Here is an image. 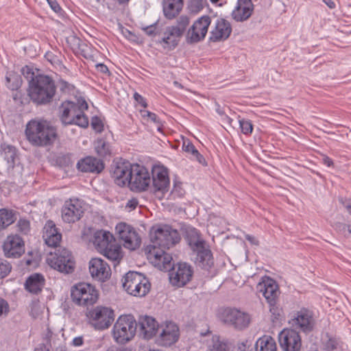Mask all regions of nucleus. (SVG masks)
Here are the masks:
<instances>
[{
    "label": "nucleus",
    "mask_w": 351,
    "mask_h": 351,
    "mask_svg": "<svg viewBox=\"0 0 351 351\" xmlns=\"http://www.w3.org/2000/svg\"><path fill=\"white\" fill-rule=\"evenodd\" d=\"M180 239L176 229L169 225L158 226L151 234L152 244L145 249L147 259L160 269H169L173 258L171 254L166 252V250L173 247Z\"/></svg>",
    "instance_id": "obj_1"
},
{
    "label": "nucleus",
    "mask_w": 351,
    "mask_h": 351,
    "mask_svg": "<svg viewBox=\"0 0 351 351\" xmlns=\"http://www.w3.org/2000/svg\"><path fill=\"white\" fill-rule=\"evenodd\" d=\"M88 108V104L84 99H77V103L64 101L58 109L60 120L64 125H76L86 128L88 119L84 112Z\"/></svg>",
    "instance_id": "obj_2"
},
{
    "label": "nucleus",
    "mask_w": 351,
    "mask_h": 351,
    "mask_svg": "<svg viewBox=\"0 0 351 351\" xmlns=\"http://www.w3.org/2000/svg\"><path fill=\"white\" fill-rule=\"evenodd\" d=\"M56 93L54 80L46 75H37L29 81L28 94L31 100L38 105L51 103Z\"/></svg>",
    "instance_id": "obj_3"
},
{
    "label": "nucleus",
    "mask_w": 351,
    "mask_h": 351,
    "mask_svg": "<svg viewBox=\"0 0 351 351\" xmlns=\"http://www.w3.org/2000/svg\"><path fill=\"white\" fill-rule=\"evenodd\" d=\"M25 134L28 141L36 146L51 145L57 138L56 128L44 120L30 121L27 124Z\"/></svg>",
    "instance_id": "obj_4"
},
{
    "label": "nucleus",
    "mask_w": 351,
    "mask_h": 351,
    "mask_svg": "<svg viewBox=\"0 0 351 351\" xmlns=\"http://www.w3.org/2000/svg\"><path fill=\"white\" fill-rule=\"evenodd\" d=\"M137 322L132 315H122L118 317L112 328V337L119 344H125L135 336Z\"/></svg>",
    "instance_id": "obj_5"
},
{
    "label": "nucleus",
    "mask_w": 351,
    "mask_h": 351,
    "mask_svg": "<svg viewBox=\"0 0 351 351\" xmlns=\"http://www.w3.org/2000/svg\"><path fill=\"white\" fill-rule=\"evenodd\" d=\"M123 287L130 295L136 297L145 296L150 290L151 284L141 273L128 271L123 278Z\"/></svg>",
    "instance_id": "obj_6"
},
{
    "label": "nucleus",
    "mask_w": 351,
    "mask_h": 351,
    "mask_svg": "<svg viewBox=\"0 0 351 351\" xmlns=\"http://www.w3.org/2000/svg\"><path fill=\"white\" fill-rule=\"evenodd\" d=\"M73 302L84 306H93L99 298L98 291L90 284L81 282L73 286L71 291Z\"/></svg>",
    "instance_id": "obj_7"
},
{
    "label": "nucleus",
    "mask_w": 351,
    "mask_h": 351,
    "mask_svg": "<svg viewBox=\"0 0 351 351\" xmlns=\"http://www.w3.org/2000/svg\"><path fill=\"white\" fill-rule=\"evenodd\" d=\"M221 319L225 324L237 330H243L250 326L251 316L239 308L228 307L222 311Z\"/></svg>",
    "instance_id": "obj_8"
},
{
    "label": "nucleus",
    "mask_w": 351,
    "mask_h": 351,
    "mask_svg": "<svg viewBox=\"0 0 351 351\" xmlns=\"http://www.w3.org/2000/svg\"><path fill=\"white\" fill-rule=\"evenodd\" d=\"M152 192L159 199H162L170 187L168 169L162 165H154L152 169Z\"/></svg>",
    "instance_id": "obj_9"
},
{
    "label": "nucleus",
    "mask_w": 351,
    "mask_h": 351,
    "mask_svg": "<svg viewBox=\"0 0 351 351\" xmlns=\"http://www.w3.org/2000/svg\"><path fill=\"white\" fill-rule=\"evenodd\" d=\"M48 258L49 265L62 273L71 274L74 271L75 262L72 253L64 247L56 250Z\"/></svg>",
    "instance_id": "obj_10"
},
{
    "label": "nucleus",
    "mask_w": 351,
    "mask_h": 351,
    "mask_svg": "<svg viewBox=\"0 0 351 351\" xmlns=\"http://www.w3.org/2000/svg\"><path fill=\"white\" fill-rule=\"evenodd\" d=\"M86 210L85 203L79 198H70L66 200L62 207V220L68 223L79 221Z\"/></svg>",
    "instance_id": "obj_11"
},
{
    "label": "nucleus",
    "mask_w": 351,
    "mask_h": 351,
    "mask_svg": "<svg viewBox=\"0 0 351 351\" xmlns=\"http://www.w3.org/2000/svg\"><path fill=\"white\" fill-rule=\"evenodd\" d=\"M91 325L97 330H104L112 324L114 314L113 310L105 306H97L87 315Z\"/></svg>",
    "instance_id": "obj_12"
},
{
    "label": "nucleus",
    "mask_w": 351,
    "mask_h": 351,
    "mask_svg": "<svg viewBox=\"0 0 351 351\" xmlns=\"http://www.w3.org/2000/svg\"><path fill=\"white\" fill-rule=\"evenodd\" d=\"M132 176L128 186L134 191H145L150 186L151 176L149 171L144 166L134 164Z\"/></svg>",
    "instance_id": "obj_13"
},
{
    "label": "nucleus",
    "mask_w": 351,
    "mask_h": 351,
    "mask_svg": "<svg viewBox=\"0 0 351 351\" xmlns=\"http://www.w3.org/2000/svg\"><path fill=\"white\" fill-rule=\"evenodd\" d=\"M210 23L211 19L208 16H203L197 19L186 32V43L194 44L203 40L208 32Z\"/></svg>",
    "instance_id": "obj_14"
},
{
    "label": "nucleus",
    "mask_w": 351,
    "mask_h": 351,
    "mask_svg": "<svg viewBox=\"0 0 351 351\" xmlns=\"http://www.w3.org/2000/svg\"><path fill=\"white\" fill-rule=\"evenodd\" d=\"M115 230L125 248L134 250L140 246L141 238L131 226L125 223H119L116 226Z\"/></svg>",
    "instance_id": "obj_15"
},
{
    "label": "nucleus",
    "mask_w": 351,
    "mask_h": 351,
    "mask_svg": "<svg viewBox=\"0 0 351 351\" xmlns=\"http://www.w3.org/2000/svg\"><path fill=\"white\" fill-rule=\"evenodd\" d=\"M133 165L129 161L122 159L114 162L112 166V177L116 184L119 186L128 185L132 176Z\"/></svg>",
    "instance_id": "obj_16"
},
{
    "label": "nucleus",
    "mask_w": 351,
    "mask_h": 351,
    "mask_svg": "<svg viewBox=\"0 0 351 351\" xmlns=\"http://www.w3.org/2000/svg\"><path fill=\"white\" fill-rule=\"evenodd\" d=\"M169 272V280L171 283L178 287L186 285L191 280L193 271L191 265L186 263H178L176 267L171 263V267L168 269Z\"/></svg>",
    "instance_id": "obj_17"
},
{
    "label": "nucleus",
    "mask_w": 351,
    "mask_h": 351,
    "mask_svg": "<svg viewBox=\"0 0 351 351\" xmlns=\"http://www.w3.org/2000/svg\"><path fill=\"white\" fill-rule=\"evenodd\" d=\"M278 341L284 351H300L302 347L300 335L295 329H283L278 335Z\"/></svg>",
    "instance_id": "obj_18"
},
{
    "label": "nucleus",
    "mask_w": 351,
    "mask_h": 351,
    "mask_svg": "<svg viewBox=\"0 0 351 351\" xmlns=\"http://www.w3.org/2000/svg\"><path fill=\"white\" fill-rule=\"evenodd\" d=\"M3 251L7 258H19L25 252L24 242L17 234L8 236L3 245Z\"/></svg>",
    "instance_id": "obj_19"
},
{
    "label": "nucleus",
    "mask_w": 351,
    "mask_h": 351,
    "mask_svg": "<svg viewBox=\"0 0 351 351\" xmlns=\"http://www.w3.org/2000/svg\"><path fill=\"white\" fill-rule=\"evenodd\" d=\"M257 291L261 293L267 303L278 301L280 291L276 282L269 278L264 277L256 286Z\"/></svg>",
    "instance_id": "obj_20"
},
{
    "label": "nucleus",
    "mask_w": 351,
    "mask_h": 351,
    "mask_svg": "<svg viewBox=\"0 0 351 351\" xmlns=\"http://www.w3.org/2000/svg\"><path fill=\"white\" fill-rule=\"evenodd\" d=\"M89 271L95 280L105 282L111 276V269L108 264L100 258H93L89 261Z\"/></svg>",
    "instance_id": "obj_21"
},
{
    "label": "nucleus",
    "mask_w": 351,
    "mask_h": 351,
    "mask_svg": "<svg viewBox=\"0 0 351 351\" xmlns=\"http://www.w3.org/2000/svg\"><path fill=\"white\" fill-rule=\"evenodd\" d=\"M290 323L293 327L299 328L306 333L311 332L314 327V319L312 313L306 309H302L298 311Z\"/></svg>",
    "instance_id": "obj_22"
},
{
    "label": "nucleus",
    "mask_w": 351,
    "mask_h": 351,
    "mask_svg": "<svg viewBox=\"0 0 351 351\" xmlns=\"http://www.w3.org/2000/svg\"><path fill=\"white\" fill-rule=\"evenodd\" d=\"M179 338V328L171 322H167L162 326V330L158 339L160 345L162 346H170L175 343Z\"/></svg>",
    "instance_id": "obj_23"
},
{
    "label": "nucleus",
    "mask_w": 351,
    "mask_h": 351,
    "mask_svg": "<svg viewBox=\"0 0 351 351\" xmlns=\"http://www.w3.org/2000/svg\"><path fill=\"white\" fill-rule=\"evenodd\" d=\"M76 166L80 171L93 174L101 173L105 167L102 160L93 156H86L80 159Z\"/></svg>",
    "instance_id": "obj_24"
},
{
    "label": "nucleus",
    "mask_w": 351,
    "mask_h": 351,
    "mask_svg": "<svg viewBox=\"0 0 351 351\" xmlns=\"http://www.w3.org/2000/svg\"><path fill=\"white\" fill-rule=\"evenodd\" d=\"M137 326L139 328L140 335L145 339L152 338L158 329L156 320L148 315L140 316L137 321Z\"/></svg>",
    "instance_id": "obj_25"
},
{
    "label": "nucleus",
    "mask_w": 351,
    "mask_h": 351,
    "mask_svg": "<svg viewBox=\"0 0 351 351\" xmlns=\"http://www.w3.org/2000/svg\"><path fill=\"white\" fill-rule=\"evenodd\" d=\"M253 11L254 4L252 0H237L231 16L235 21L243 22L252 16Z\"/></svg>",
    "instance_id": "obj_26"
},
{
    "label": "nucleus",
    "mask_w": 351,
    "mask_h": 351,
    "mask_svg": "<svg viewBox=\"0 0 351 351\" xmlns=\"http://www.w3.org/2000/svg\"><path fill=\"white\" fill-rule=\"evenodd\" d=\"M231 32L230 23L223 19H218L214 29L210 32V40L213 42L226 40L230 36Z\"/></svg>",
    "instance_id": "obj_27"
},
{
    "label": "nucleus",
    "mask_w": 351,
    "mask_h": 351,
    "mask_svg": "<svg viewBox=\"0 0 351 351\" xmlns=\"http://www.w3.org/2000/svg\"><path fill=\"white\" fill-rule=\"evenodd\" d=\"M43 237L48 246L56 247L61 241L62 234L58 230L54 222L49 220L44 226Z\"/></svg>",
    "instance_id": "obj_28"
},
{
    "label": "nucleus",
    "mask_w": 351,
    "mask_h": 351,
    "mask_svg": "<svg viewBox=\"0 0 351 351\" xmlns=\"http://www.w3.org/2000/svg\"><path fill=\"white\" fill-rule=\"evenodd\" d=\"M173 27H167L163 34V37L158 41V43L165 49L169 51L173 50L178 45L182 36Z\"/></svg>",
    "instance_id": "obj_29"
},
{
    "label": "nucleus",
    "mask_w": 351,
    "mask_h": 351,
    "mask_svg": "<svg viewBox=\"0 0 351 351\" xmlns=\"http://www.w3.org/2000/svg\"><path fill=\"white\" fill-rule=\"evenodd\" d=\"M112 241H115V239L108 231L99 230L94 233L93 242L99 252L106 249Z\"/></svg>",
    "instance_id": "obj_30"
},
{
    "label": "nucleus",
    "mask_w": 351,
    "mask_h": 351,
    "mask_svg": "<svg viewBox=\"0 0 351 351\" xmlns=\"http://www.w3.org/2000/svg\"><path fill=\"white\" fill-rule=\"evenodd\" d=\"M45 284V279L41 274L34 273L30 275L25 283V289L33 294L40 293Z\"/></svg>",
    "instance_id": "obj_31"
},
{
    "label": "nucleus",
    "mask_w": 351,
    "mask_h": 351,
    "mask_svg": "<svg viewBox=\"0 0 351 351\" xmlns=\"http://www.w3.org/2000/svg\"><path fill=\"white\" fill-rule=\"evenodd\" d=\"M196 252L197 256L195 258L196 264L206 269H210L214 265V261L212 252L209 248L203 245L202 248H199L194 251Z\"/></svg>",
    "instance_id": "obj_32"
},
{
    "label": "nucleus",
    "mask_w": 351,
    "mask_h": 351,
    "mask_svg": "<svg viewBox=\"0 0 351 351\" xmlns=\"http://www.w3.org/2000/svg\"><path fill=\"white\" fill-rule=\"evenodd\" d=\"M183 0H163V12L168 19H173L179 14L183 8Z\"/></svg>",
    "instance_id": "obj_33"
},
{
    "label": "nucleus",
    "mask_w": 351,
    "mask_h": 351,
    "mask_svg": "<svg viewBox=\"0 0 351 351\" xmlns=\"http://www.w3.org/2000/svg\"><path fill=\"white\" fill-rule=\"evenodd\" d=\"M100 253L108 260L114 262V265L119 264L123 258L121 247L116 241H112L106 249Z\"/></svg>",
    "instance_id": "obj_34"
},
{
    "label": "nucleus",
    "mask_w": 351,
    "mask_h": 351,
    "mask_svg": "<svg viewBox=\"0 0 351 351\" xmlns=\"http://www.w3.org/2000/svg\"><path fill=\"white\" fill-rule=\"evenodd\" d=\"M186 239L193 252L202 248L203 245H206L205 241L200 238L199 234L195 228H191L186 231Z\"/></svg>",
    "instance_id": "obj_35"
},
{
    "label": "nucleus",
    "mask_w": 351,
    "mask_h": 351,
    "mask_svg": "<svg viewBox=\"0 0 351 351\" xmlns=\"http://www.w3.org/2000/svg\"><path fill=\"white\" fill-rule=\"evenodd\" d=\"M256 351H277L275 339L269 335H263L256 342Z\"/></svg>",
    "instance_id": "obj_36"
},
{
    "label": "nucleus",
    "mask_w": 351,
    "mask_h": 351,
    "mask_svg": "<svg viewBox=\"0 0 351 351\" xmlns=\"http://www.w3.org/2000/svg\"><path fill=\"white\" fill-rule=\"evenodd\" d=\"M206 351H230L228 343L219 336H213Z\"/></svg>",
    "instance_id": "obj_37"
},
{
    "label": "nucleus",
    "mask_w": 351,
    "mask_h": 351,
    "mask_svg": "<svg viewBox=\"0 0 351 351\" xmlns=\"http://www.w3.org/2000/svg\"><path fill=\"white\" fill-rule=\"evenodd\" d=\"M15 219L12 210L6 208L0 209V231L14 223Z\"/></svg>",
    "instance_id": "obj_38"
},
{
    "label": "nucleus",
    "mask_w": 351,
    "mask_h": 351,
    "mask_svg": "<svg viewBox=\"0 0 351 351\" xmlns=\"http://www.w3.org/2000/svg\"><path fill=\"white\" fill-rule=\"evenodd\" d=\"M182 149L186 152L191 154L199 164L206 165V160L204 156L198 152L193 144L189 140L184 141L182 144Z\"/></svg>",
    "instance_id": "obj_39"
},
{
    "label": "nucleus",
    "mask_w": 351,
    "mask_h": 351,
    "mask_svg": "<svg viewBox=\"0 0 351 351\" xmlns=\"http://www.w3.org/2000/svg\"><path fill=\"white\" fill-rule=\"evenodd\" d=\"M322 343L324 351H337L339 348V340L328 333L322 339Z\"/></svg>",
    "instance_id": "obj_40"
},
{
    "label": "nucleus",
    "mask_w": 351,
    "mask_h": 351,
    "mask_svg": "<svg viewBox=\"0 0 351 351\" xmlns=\"http://www.w3.org/2000/svg\"><path fill=\"white\" fill-rule=\"evenodd\" d=\"M95 149L96 153L100 157H106L111 154L109 143L103 138L97 139L95 141Z\"/></svg>",
    "instance_id": "obj_41"
},
{
    "label": "nucleus",
    "mask_w": 351,
    "mask_h": 351,
    "mask_svg": "<svg viewBox=\"0 0 351 351\" xmlns=\"http://www.w3.org/2000/svg\"><path fill=\"white\" fill-rule=\"evenodd\" d=\"M189 23L190 18L186 15H182L177 19L176 25L171 27H173L176 31H179L178 33L183 36Z\"/></svg>",
    "instance_id": "obj_42"
},
{
    "label": "nucleus",
    "mask_w": 351,
    "mask_h": 351,
    "mask_svg": "<svg viewBox=\"0 0 351 351\" xmlns=\"http://www.w3.org/2000/svg\"><path fill=\"white\" fill-rule=\"evenodd\" d=\"M268 304L269 306V311L272 315V321L275 322L276 320L280 319L282 310L278 304V301H274V302H269Z\"/></svg>",
    "instance_id": "obj_43"
},
{
    "label": "nucleus",
    "mask_w": 351,
    "mask_h": 351,
    "mask_svg": "<svg viewBox=\"0 0 351 351\" xmlns=\"http://www.w3.org/2000/svg\"><path fill=\"white\" fill-rule=\"evenodd\" d=\"M239 126L241 130V132L247 136L250 135L253 131V124L249 119H240L239 120Z\"/></svg>",
    "instance_id": "obj_44"
},
{
    "label": "nucleus",
    "mask_w": 351,
    "mask_h": 351,
    "mask_svg": "<svg viewBox=\"0 0 351 351\" xmlns=\"http://www.w3.org/2000/svg\"><path fill=\"white\" fill-rule=\"evenodd\" d=\"M16 231L22 234H27L30 230L29 221L26 219H20L16 225Z\"/></svg>",
    "instance_id": "obj_45"
},
{
    "label": "nucleus",
    "mask_w": 351,
    "mask_h": 351,
    "mask_svg": "<svg viewBox=\"0 0 351 351\" xmlns=\"http://www.w3.org/2000/svg\"><path fill=\"white\" fill-rule=\"evenodd\" d=\"M12 265L3 258H0V279L5 278L10 273Z\"/></svg>",
    "instance_id": "obj_46"
},
{
    "label": "nucleus",
    "mask_w": 351,
    "mask_h": 351,
    "mask_svg": "<svg viewBox=\"0 0 351 351\" xmlns=\"http://www.w3.org/2000/svg\"><path fill=\"white\" fill-rule=\"evenodd\" d=\"M140 112H141V116L143 118H147V119H150L152 121L157 123L158 124V125H157L158 131H160V132L161 131L162 126L160 124V121H159L158 116L155 113L149 112L148 110H141Z\"/></svg>",
    "instance_id": "obj_47"
},
{
    "label": "nucleus",
    "mask_w": 351,
    "mask_h": 351,
    "mask_svg": "<svg viewBox=\"0 0 351 351\" xmlns=\"http://www.w3.org/2000/svg\"><path fill=\"white\" fill-rule=\"evenodd\" d=\"M16 157V150L15 148L12 146H7L4 149V158L8 161V162L14 163V159Z\"/></svg>",
    "instance_id": "obj_48"
},
{
    "label": "nucleus",
    "mask_w": 351,
    "mask_h": 351,
    "mask_svg": "<svg viewBox=\"0 0 351 351\" xmlns=\"http://www.w3.org/2000/svg\"><path fill=\"white\" fill-rule=\"evenodd\" d=\"M58 87L60 88V90L64 94L71 93L75 88L73 84H69V82L63 80H60L58 82Z\"/></svg>",
    "instance_id": "obj_49"
},
{
    "label": "nucleus",
    "mask_w": 351,
    "mask_h": 351,
    "mask_svg": "<svg viewBox=\"0 0 351 351\" xmlns=\"http://www.w3.org/2000/svg\"><path fill=\"white\" fill-rule=\"evenodd\" d=\"M336 228L346 237L351 238V225L339 223Z\"/></svg>",
    "instance_id": "obj_50"
},
{
    "label": "nucleus",
    "mask_w": 351,
    "mask_h": 351,
    "mask_svg": "<svg viewBox=\"0 0 351 351\" xmlns=\"http://www.w3.org/2000/svg\"><path fill=\"white\" fill-rule=\"evenodd\" d=\"M92 128L97 132H101L104 129V125L99 118L95 117L91 121Z\"/></svg>",
    "instance_id": "obj_51"
},
{
    "label": "nucleus",
    "mask_w": 351,
    "mask_h": 351,
    "mask_svg": "<svg viewBox=\"0 0 351 351\" xmlns=\"http://www.w3.org/2000/svg\"><path fill=\"white\" fill-rule=\"evenodd\" d=\"M9 312V304L8 302L0 297V317L6 315Z\"/></svg>",
    "instance_id": "obj_52"
},
{
    "label": "nucleus",
    "mask_w": 351,
    "mask_h": 351,
    "mask_svg": "<svg viewBox=\"0 0 351 351\" xmlns=\"http://www.w3.org/2000/svg\"><path fill=\"white\" fill-rule=\"evenodd\" d=\"M22 74L29 82L32 79H34V73L31 68L27 66H24L21 70Z\"/></svg>",
    "instance_id": "obj_53"
},
{
    "label": "nucleus",
    "mask_w": 351,
    "mask_h": 351,
    "mask_svg": "<svg viewBox=\"0 0 351 351\" xmlns=\"http://www.w3.org/2000/svg\"><path fill=\"white\" fill-rule=\"evenodd\" d=\"M171 193L178 197L183 196L184 194V191L182 189L181 184H175L171 191Z\"/></svg>",
    "instance_id": "obj_54"
},
{
    "label": "nucleus",
    "mask_w": 351,
    "mask_h": 351,
    "mask_svg": "<svg viewBox=\"0 0 351 351\" xmlns=\"http://www.w3.org/2000/svg\"><path fill=\"white\" fill-rule=\"evenodd\" d=\"M133 97L134 100L144 108H147V104L146 99L138 93H134Z\"/></svg>",
    "instance_id": "obj_55"
},
{
    "label": "nucleus",
    "mask_w": 351,
    "mask_h": 351,
    "mask_svg": "<svg viewBox=\"0 0 351 351\" xmlns=\"http://www.w3.org/2000/svg\"><path fill=\"white\" fill-rule=\"evenodd\" d=\"M47 3L50 5L51 8L56 12V13H60L62 11V8L57 2L56 0H47Z\"/></svg>",
    "instance_id": "obj_56"
},
{
    "label": "nucleus",
    "mask_w": 351,
    "mask_h": 351,
    "mask_svg": "<svg viewBox=\"0 0 351 351\" xmlns=\"http://www.w3.org/2000/svg\"><path fill=\"white\" fill-rule=\"evenodd\" d=\"M156 24L143 27V32L148 36H154L156 34Z\"/></svg>",
    "instance_id": "obj_57"
},
{
    "label": "nucleus",
    "mask_w": 351,
    "mask_h": 351,
    "mask_svg": "<svg viewBox=\"0 0 351 351\" xmlns=\"http://www.w3.org/2000/svg\"><path fill=\"white\" fill-rule=\"evenodd\" d=\"M96 69L98 72L104 74L110 75V71L108 68L104 64L99 63L95 65Z\"/></svg>",
    "instance_id": "obj_58"
},
{
    "label": "nucleus",
    "mask_w": 351,
    "mask_h": 351,
    "mask_svg": "<svg viewBox=\"0 0 351 351\" xmlns=\"http://www.w3.org/2000/svg\"><path fill=\"white\" fill-rule=\"evenodd\" d=\"M83 343H84L83 337L79 336V337H75L73 339L71 344L75 347H79V346H81L83 344Z\"/></svg>",
    "instance_id": "obj_59"
},
{
    "label": "nucleus",
    "mask_w": 351,
    "mask_h": 351,
    "mask_svg": "<svg viewBox=\"0 0 351 351\" xmlns=\"http://www.w3.org/2000/svg\"><path fill=\"white\" fill-rule=\"evenodd\" d=\"M340 201L345 207V208L347 210V211L349 213V214L351 215V199H341Z\"/></svg>",
    "instance_id": "obj_60"
},
{
    "label": "nucleus",
    "mask_w": 351,
    "mask_h": 351,
    "mask_svg": "<svg viewBox=\"0 0 351 351\" xmlns=\"http://www.w3.org/2000/svg\"><path fill=\"white\" fill-rule=\"evenodd\" d=\"M245 239L247 241H248L252 245H259L258 240L255 237H254L252 235L246 234L245 236Z\"/></svg>",
    "instance_id": "obj_61"
},
{
    "label": "nucleus",
    "mask_w": 351,
    "mask_h": 351,
    "mask_svg": "<svg viewBox=\"0 0 351 351\" xmlns=\"http://www.w3.org/2000/svg\"><path fill=\"white\" fill-rule=\"evenodd\" d=\"M191 3L198 10L202 9L204 7L203 0H191Z\"/></svg>",
    "instance_id": "obj_62"
},
{
    "label": "nucleus",
    "mask_w": 351,
    "mask_h": 351,
    "mask_svg": "<svg viewBox=\"0 0 351 351\" xmlns=\"http://www.w3.org/2000/svg\"><path fill=\"white\" fill-rule=\"evenodd\" d=\"M137 205H138L137 200L135 199H133L129 200L128 202L126 207H129V208H130L132 209H134V208H136Z\"/></svg>",
    "instance_id": "obj_63"
},
{
    "label": "nucleus",
    "mask_w": 351,
    "mask_h": 351,
    "mask_svg": "<svg viewBox=\"0 0 351 351\" xmlns=\"http://www.w3.org/2000/svg\"><path fill=\"white\" fill-rule=\"evenodd\" d=\"M34 351H49L45 343H40L34 349Z\"/></svg>",
    "instance_id": "obj_64"
}]
</instances>
